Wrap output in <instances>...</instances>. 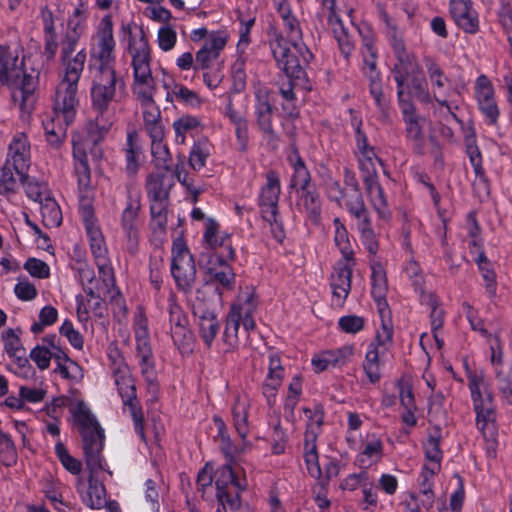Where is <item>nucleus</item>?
I'll use <instances>...</instances> for the list:
<instances>
[{
  "mask_svg": "<svg viewBox=\"0 0 512 512\" xmlns=\"http://www.w3.org/2000/svg\"><path fill=\"white\" fill-rule=\"evenodd\" d=\"M110 372L123 406L130 412L136 434L143 442H146L143 411L137 397L136 385L130 367L121 365Z\"/></svg>",
  "mask_w": 512,
  "mask_h": 512,
  "instance_id": "f8f14e48",
  "label": "nucleus"
},
{
  "mask_svg": "<svg viewBox=\"0 0 512 512\" xmlns=\"http://www.w3.org/2000/svg\"><path fill=\"white\" fill-rule=\"evenodd\" d=\"M424 66L428 76L429 83L432 88L433 99L442 107L451 110V103L446 98H440L445 87L450 84V79L446 76L445 72L438 64L436 59L432 56H425L423 58Z\"/></svg>",
  "mask_w": 512,
  "mask_h": 512,
  "instance_id": "c85d7f7f",
  "label": "nucleus"
},
{
  "mask_svg": "<svg viewBox=\"0 0 512 512\" xmlns=\"http://www.w3.org/2000/svg\"><path fill=\"white\" fill-rule=\"evenodd\" d=\"M377 56L364 54L362 71L369 80V92L374 99L375 105L383 115H387L390 102L383 94L381 75L377 69Z\"/></svg>",
  "mask_w": 512,
  "mask_h": 512,
  "instance_id": "b1692460",
  "label": "nucleus"
},
{
  "mask_svg": "<svg viewBox=\"0 0 512 512\" xmlns=\"http://www.w3.org/2000/svg\"><path fill=\"white\" fill-rule=\"evenodd\" d=\"M386 354L368 346L365 359L362 364L363 371L369 383L376 384L381 379L380 360Z\"/></svg>",
  "mask_w": 512,
  "mask_h": 512,
  "instance_id": "603ef678",
  "label": "nucleus"
},
{
  "mask_svg": "<svg viewBox=\"0 0 512 512\" xmlns=\"http://www.w3.org/2000/svg\"><path fill=\"white\" fill-rule=\"evenodd\" d=\"M135 342L136 358L138 359L141 375L145 379L149 388L155 390L157 388V376L151 339L135 340Z\"/></svg>",
  "mask_w": 512,
  "mask_h": 512,
  "instance_id": "7c9ffc66",
  "label": "nucleus"
},
{
  "mask_svg": "<svg viewBox=\"0 0 512 512\" xmlns=\"http://www.w3.org/2000/svg\"><path fill=\"white\" fill-rule=\"evenodd\" d=\"M419 301L421 305L430 309L431 331L438 332L441 330L444 325L445 312L441 307L439 297L433 292L421 290Z\"/></svg>",
  "mask_w": 512,
  "mask_h": 512,
  "instance_id": "c03bdc74",
  "label": "nucleus"
},
{
  "mask_svg": "<svg viewBox=\"0 0 512 512\" xmlns=\"http://www.w3.org/2000/svg\"><path fill=\"white\" fill-rule=\"evenodd\" d=\"M250 403L246 396L237 395L232 406V421L239 437L244 441L249 433Z\"/></svg>",
  "mask_w": 512,
  "mask_h": 512,
  "instance_id": "58836bf2",
  "label": "nucleus"
},
{
  "mask_svg": "<svg viewBox=\"0 0 512 512\" xmlns=\"http://www.w3.org/2000/svg\"><path fill=\"white\" fill-rule=\"evenodd\" d=\"M96 266L98 268L100 282H96L98 297L95 305H99L101 296H106L110 294L111 290L114 288L115 276L110 259L102 262H97Z\"/></svg>",
  "mask_w": 512,
  "mask_h": 512,
  "instance_id": "09e8293b",
  "label": "nucleus"
},
{
  "mask_svg": "<svg viewBox=\"0 0 512 512\" xmlns=\"http://www.w3.org/2000/svg\"><path fill=\"white\" fill-rule=\"evenodd\" d=\"M295 161L291 162L293 174L290 181V186L296 188L299 192L316 188L312 183V177L304 160L297 151L294 152ZM292 161V159H290Z\"/></svg>",
  "mask_w": 512,
  "mask_h": 512,
  "instance_id": "37998d69",
  "label": "nucleus"
},
{
  "mask_svg": "<svg viewBox=\"0 0 512 512\" xmlns=\"http://www.w3.org/2000/svg\"><path fill=\"white\" fill-rule=\"evenodd\" d=\"M285 375L280 356L272 353L269 356L268 372L262 383L261 392L266 399L267 405L271 408L276 403V396L282 385Z\"/></svg>",
  "mask_w": 512,
  "mask_h": 512,
  "instance_id": "bb28decb",
  "label": "nucleus"
},
{
  "mask_svg": "<svg viewBox=\"0 0 512 512\" xmlns=\"http://www.w3.org/2000/svg\"><path fill=\"white\" fill-rule=\"evenodd\" d=\"M464 146L476 176L474 186H479L484 192L488 193L489 181L483 167L482 153L477 145L476 131L472 125L464 129Z\"/></svg>",
  "mask_w": 512,
  "mask_h": 512,
  "instance_id": "4be33fe9",
  "label": "nucleus"
},
{
  "mask_svg": "<svg viewBox=\"0 0 512 512\" xmlns=\"http://www.w3.org/2000/svg\"><path fill=\"white\" fill-rule=\"evenodd\" d=\"M256 125L263 139L273 150L278 148L279 137L273 128V109L254 110Z\"/></svg>",
  "mask_w": 512,
  "mask_h": 512,
  "instance_id": "a18cd8bd",
  "label": "nucleus"
},
{
  "mask_svg": "<svg viewBox=\"0 0 512 512\" xmlns=\"http://www.w3.org/2000/svg\"><path fill=\"white\" fill-rule=\"evenodd\" d=\"M137 135L135 132H128L127 139L123 151L125 153L126 160V172L129 175L137 173L139 168V156L141 154V148L138 146Z\"/></svg>",
  "mask_w": 512,
  "mask_h": 512,
  "instance_id": "bf43d9fd",
  "label": "nucleus"
},
{
  "mask_svg": "<svg viewBox=\"0 0 512 512\" xmlns=\"http://www.w3.org/2000/svg\"><path fill=\"white\" fill-rule=\"evenodd\" d=\"M214 150L213 144L210 142V140L207 137H200L197 139L189 152V165L190 167L195 170L199 171L201 170L212 155Z\"/></svg>",
  "mask_w": 512,
  "mask_h": 512,
  "instance_id": "49530a36",
  "label": "nucleus"
},
{
  "mask_svg": "<svg viewBox=\"0 0 512 512\" xmlns=\"http://www.w3.org/2000/svg\"><path fill=\"white\" fill-rule=\"evenodd\" d=\"M76 27L77 25L71 26L62 42L60 54L62 72L53 102L55 119L66 126L72 124L76 118L79 106L78 84L87 60L85 49L72 55L79 43V29Z\"/></svg>",
  "mask_w": 512,
  "mask_h": 512,
  "instance_id": "f03ea898",
  "label": "nucleus"
},
{
  "mask_svg": "<svg viewBox=\"0 0 512 512\" xmlns=\"http://www.w3.org/2000/svg\"><path fill=\"white\" fill-rule=\"evenodd\" d=\"M121 32L128 41L131 56L133 80L131 90L139 102L144 127L162 120L161 111L155 102L157 84L151 70V48L141 27L136 24H123Z\"/></svg>",
  "mask_w": 512,
  "mask_h": 512,
  "instance_id": "f257e3e1",
  "label": "nucleus"
},
{
  "mask_svg": "<svg viewBox=\"0 0 512 512\" xmlns=\"http://www.w3.org/2000/svg\"><path fill=\"white\" fill-rule=\"evenodd\" d=\"M39 205L44 226L58 227L62 222V212L58 203L53 198L45 196Z\"/></svg>",
  "mask_w": 512,
  "mask_h": 512,
  "instance_id": "13d9d810",
  "label": "nucleus"
},
{
  "mask_svg": "<svg viewBox=\"0 0 512 512\" xmlns=\"http://www.w3.org/2000/svg\"><path fill=\"white\" fill-rule=\"evenodd\" d=\"M468 388L476 414V427L483 436L497 435L494 396L484 377L477 374L469 375Z\"/></svg>",
  "mask_w": 512,
  "mask_h": 512,
  "instance_id": "9d476101",
  "label": "nucleus"
},
{
  "mask_svg": "<svg viewBox=\"0 0 512 512\" xmlns=\"http://www.w3.org/2000/svg\"><path fill=\"white\" fill-rule=\"evenodd\" d=\"M379 316L381 324L377 328L375 336L368 346L371 348L374 346L376 350L387 354L393 346L394 326L390 314H379Z\"/></svg>",
  "mask_w": 512,
  "mask_h": 512,
  "instance_id": "a19ab883",
  "label": "nucleus"
},
{
  "mask_svg": "<svg viewBox=\"0 0 512 512\" xmlns=\"http://www.w3.org/2000/svg\"><path fill=\"white\" fill-rule=\"evenodd\" d=\"M228 35L225 31H212L195 56L194 70H206L218 59L220 52L227 44Z\"/></svg>",
  "mask_w": 512,
  "mask_h": 512,
  "instance_id": "5701e85b",
  "label": "nucleus"
},
{
  "mask_svg": "<svg viewBox=\"0 0 512 512\" xmlns=\"http://www.w3.org/2000/svg\"><path fill=\"white\" fill-rule=\"evenodd\" d=\"M172 127L175 132V142L177 144H185L186 135L194 136L201 133L204 129L202 118L190 114H185L176 119Z\"/></svg>",
  "mask_w": 512,
  "mask_h": 512,
  "instance_id": "c9c22d12",
  "label": "nucleus"
},
{
  "mask_svg": "<svg viewBox=\"0 0 512 512\" xmlns=\"http://www.w3.org/2000/svg\"><path fill=\"white\" fill-rule=\"evenodd\" d=\"M17 461V451L9 434L0 430V464L12 466Z\"/></svg>",
  "mask_w": 512,
  "mask_h": 512,
  "instance_id": "774afa93",
  "label": "nucleus"
},
{
  "mask_svg": "<svg viewBox=\"0 0 512 512\" xmlns=\"http://www.w3.org/2000/svg\"><path fill=\"white\" fill-rule=\"evenodd\" d=\"M116 62H89L90 94L125 95L126 84L115 68Z\"/></svg>",
  "mask_w": 512,
  "mask_h": 512,
  "instance_id": "2eb2a0df",
  "label": "nucleus"
},
{
  "mask_svg": "<svg viewBox=\"0 0 512 512\" xmlns=\"http://www.w3.org/2000/svg\"><path fill=\"white\" fill-rule=\"evenodd\" d=\"M171 274L180 291H192L196 280V266L189 249L180 240L174 241L172 246Z\"/></svg>",
  "mask_w": 512,
  "mask_h": 512,
  "instance_id": "dca6fc26",
  "label": "nucleus"
},
{
  "mask_svg": "<svg viewBox=\"0 0 512 512\" xmlns=\"http://www.w3.org/2000/svg\"><path fill=\"white\" fill-rule=\"evenodd\" d=\"M304 461L308 473L316 479L322 478V470L319 464V457L317 453L316 440L305 439L304 443Z\"/></svg>",
  "mask_w": 512,
  "mask_h": 512,
  "instance_id": "338daca9",
  "label": "nucleus"
},
{
  "mask_svg": "<svg viewBox=\"0 0 512 512\" xmlns=\"http://www.w3.org/2000/svg\"><path fill=\"white\" fill-rule=\"evenodd\" d=\"M371 295L377 304L379 314H391L386 301L387 279L381 266L373 267Z\"/></svg>",
  "mask_w": 512,
  "mask_h": 512,
  "instance_id": "ea45409f",
  "label": "nucleus"
},
{
  "mask_svg": "<svg viewBox=\"0 0 512 512\" xmlns=\"http://www.w3.org/2000/svg\"><path fill=\"white\" fill-rule=\"evenodd\" d=\"M354 355V345L346 344L340 348L326 350L312 358V365L316 372H323L329 368L343 366Z\"/></svg>",
  "mask_w": 512,
  "mask_h": 512,
  "instance_id": "c756f323",
  "label": "nucleus"
},
{
  "mask_svg": "<svg viewBox=\"0 0 512 512\" xmlns=\"http://www.w3.org/2000/svg\"><path fill=\"white\" fill-rule=\"evenodd\" d=\"M214 421L219 430V447L226 459V463L215 471V485L216 489H219V497L227 496V488H232L234 491H245L248 485L247 479L239 477L236 468L238 458L244 452V445H236L231 441L229 435L224 431L225 424L221 418H215Z\"/></svg>",
  "mask_w": 512,
  "mask_h": 512,
  "instance_id": "0eeeda50",
  "label": "nucleus"
},
{
  "mask_svg": "<svg viewBox=\"0 0 512 512\" xmlns=\"http://www.w3.org/2000/svg\"><path fill=\"white\" fill-rule=\"evenodd\" d=\"M86 139L85 146L93 145L92 153L100 157L102 155V151L98 148V144L101 143L109 134L110 131L100 126L97 123L88 120L85 125Z\"/></svg>",
  "mask_w": 512,
  "mask_h": 512,
  "instance_id": "0e129e2a",
  "label": "nucleus"
},
{
  "mask_svg": "<svg viewBox=\"0 0 512 512\" xmlns=\"http://www.w3.org/2000/svg\"><path fill=\"white\" fill-rule=\"evenodd\" d=\"M11 87L14 101H20V109L30 112L35 103L36 81L23 68V61L9 46L0 45V86Z\"/></svg>",
  "mask_w": 512,
  "mask_h": 512,
  "instance_id": "39448f33",
  "label": "nucleus"
},
{
  "mask_svg": "<svg viewBox=\"0 0 512 512\" xmlns=\"http://www.w3.org/2000/svg\"><path fill=\"white\" fill-rule=\"evenodd\" d=\"M115 47L113 21L110 15H105L92 37L89 62H116Z\"/></svg>",
  "mask_w": 512,
  "mask_h": 512,
  "instance_id": "f3484780",
  "label": "nucleus"
},
{
  "mask_svg": "<svg viewBox=\"0 0 512 512\" xmlns=\"http://www.w3.org/2000/svg\"><path fill=\"white\" fill-rule=\"evenodd\" d=\"M303 412L307 417L305 439L316 440L318 434L321 432V428L324 423V407L320 404H316L313 406V408H304Z\"/></svg>",
  "mask_w": 512,
  "mask_h": 512,
  "instance_id": "3c124183",
  "label": "nucleus"
},
{
  "mask_svg": "<svg viewBox=\"0 0 512 512\" xmlns=\"http://www.w3.org/2000/svg\"><path fill=\"white\" fill-rule=\"evenodd\" d=\"M366 194L375 211L381 216L388 212V202L383 187L379 183L378 174L362 178Z\"/></svg>",
  "mask_w": 512,
  "mask_h": 512,
  "instance_id": "e433bc0d",
  "label": "nucleus"
},
{
  "mask_svg": "<svg viewBox=\"0 0 512 512\" xmlns=\"http://www.w3.org/2000/svg\"><path fill=\"white\" fill-rule=\"evenodd\" d=\"M8 165H11L17 175H23L31 165V143L25 132L13 134L7 149Z\"/></svg>",
  "mask_w": 512,
  "mask_h": 512,
  "instance_id": "aec40b11",
  "label": "nucleus"
},
{
  "mask_svg": "<svg viewBox=\"0 0 512 512\" xmlns=\"http://www.w3.org/2000/svg\"><path fill=\"white\" fill-rule=\"evenodd\" d=\"M441 434L436 429L434 433H430L427 440L423 443V451L426 463L424 466L432 469L441 470V462L443 459V451L440 448Z\"/></svg>",
  "mask_w": 512,
  "mask_h": 512,
  "instance_id": "de8ad7c7",
  "label": "nucleus"
},
{
  "mask_svg": "<svg viewBox=\"0 0 512 512\" xmlns=\"http://www.w3.org/2000/svg\"><path fill=\"white\" fill-rule=\"evenodd\" d=\"M167 312L169 316V330L189 325L188 317L179 305L175 292L171 289L168 291L167 296Z\"/></svg>",
  "mask_w": 512,
  "mask_h": 512,
  "instance_id": "680f3d73",
  "label": "nucleus"
},
{
  "mask_svg": "<svg viewBox=\"0 0 512 512\" xmlns=\"http://www.w3.org/2000/svg\"><path fill=\"white\" fill-rule=\"evenodd\" d=\"M193 315L198 319V333L204 344L211 348L219 330L220 323L214 310L202 302L193 305Z\"/></svg>",
  "mask_w": 512,
  "mask_h": 512,
  "instance_id": "cd10ccee",
  "label": "nucleus"
},
{
  "mask_svg": "<svg viewBox=\"0 0 512 512\" xmlns=\"http://www.w3.org/2000/svg\"><path fill=\"white\" fill-rule=\"evenodd\" d=\"M86 232L95 263L109 260L108 249L100 228L95 225H90Z\"/></svg>",
  "mask_w": 512,
  "mask_h": 512,
  "instance_id": "864d4df0",
  "label": "nucleus"
},
{
  "mask_svg": "<svg viewBox=\"0 0 512 512\" xmlns=\"http://www.w3.org/2000/svg\"><path fill=\"white\" fill-rule=\"evenodd\" d=\"M173 185V177L169 172L150 173L145 184L148 199H169V191Z\"/></svg>",
  "mask_w": 512,
  "mask_h": 512,
  "instance_id": "72a5a7b5",
  "label": "nucleus"
},
{
  "mask_svg": "<svg viewBox=\"0 0 512 512\" xmlns=\"http://www.w3.org/2000/svg\"><path fill=\"white\" fill-rule=\"evenodd\" d=\"M170 96H173L177 101L194 108L199 107L202 103L201 98L195 91L179 83H175L171 87V90L167 92V101H170Z\"/></svg>",
  "mask_w": 512,
  "mask_h": 512,
  "instance_id": "69168bd1",
  "label": "nucleus"
},
{
  "mask_svg": "<svg viewBox=\"0 0 512 512\" xmlns=\"http://www.w3.org/2000/svg\"><path fill=\"white\" fill-rule=\"evenodd\" d=\"M171 339L182 355H189L194 350V335L189 325L170 329Z\"/></svg>",
  "mask_w": 512,
  "mask_h": 512,
  "instance_id": "052dcab7",
  "label": "nucleus"
},
{
  "mask_svg": "<svg viewBox=\"0 0 512 512\" xmlns=\"http://www.w3.org/2000/svg\"><path fill=\"white\" fill-rule=\"evenodd\" d=\"M399 108L405 123L406 137L412 142L416 154L425 153V142L422 122L424 118L417 114L414 103L409 96L397 98Z\"/></svg>",
  "mask_w": 512,
  "mask_h": 512,
  "instance_id": "a211bd4d",
  "label": "nucleus"
},
{
  "mask_svg": "<svg viewBox=\"0 0 512 512\" xmlns=\"http://www.w3.org/2000/svg\"><path fill=\"white\" fill-rule=\"evenodd\" d=\"M299 207L305 213L307 222L319 226L322 221V199L317 188L300 192Z\"/></svg>",
  "mask_w": 512,
  "mask_h": 512,
  "instance_id": "473e14b6",
  "label": "nucleus"
},
{
  "mask_svg": "<svg viewBox=\"0 0 512 512\" xmlns=\"http://www.w3.org/2000/svg\"><path fill=\"white\" fill-rule=\"evenodd\" d=\"M65 486L59 481L47 480L42 488L44 499L47 500L56 512H71L72 507L65 499Z\"/></svg>",
  "mask_w": 512,
  "mask_h": 512,
  "instance_id": "4c0bfd02",
  "label": "nucleus"
},
{
  "mask_svg": "<svg viewBox=\"0 0 512 512\" xmlns=\"http://www.w3.org/2000/svg\"><path fill=\"white\" fill-rule=\"evenodd\" d=\"M73 145V161H74V172L77 177L78 187L81 192L86 191L90 187L91 172L88 164V159L85 151V147L81 146L74 138L72 140Z\"/></svg>",
  "mask_w": 512,
  "mask_h": 512,
  "instance_id": "f704fd0d",
  "label": "nucleus"
},
{
  "mask_svg": "<svg viewBox=\"0 0 512 512\" xmlns=\"http://www.w3.org/2000/svg\"><path fill=\"white\" fill-rule=\"evenodd\" d=\"M141 210L142 194L140 189L129 184L126 186L125 205L120 216V227L122 229L126 250L130 255H135L139 249L141 237Z\"/></svg>",
  "mask_w": 512,
  "mask_h": 512,
  "instance_id": "9b49d317",
  "label": "nucleus"
},
{
  "mask_svg": "<svg viewBox=\"0 0 512 512\" xmlns=\"http://www.w3.org/2000/svg\"><path fill=\"white\" fill-rule=\"evenodd\" d=\"M55 120L56 119L54 118V119H52L51 122L46 123L44 125L45 140H46L47 145L52 150L60 152L61 149L65 145V140L67 137V132H66L67 126L66 125L65 126H62V125L56 126L54 123Z\"/></svg>",
  "mask_w": 512,
  "mask_h": 512,
  "instance_id": "e2e57ef3",
  "label": "nucleus"
},
{
  "mask_svg": "<svg viewBox=\"0 0 512 512\" xmlns=\"http://www.w3.org/2000/svg\"><path fill=\"white\" fill-rule=\"evenodd\" d=\"M85 6L81 3L78 5V7L75 8L72 16L69 17L67 21V27L62 35L60 41L58 40V36L55 29V23H54V16L53 12L48 9L47 7H44L41 10V19L43 24V41H44V47H43V56L47 61L54 60L58 49L60 48V54L62 53V42L69 32V29L73 25H77L76 28L79 29V39L81 38L82 34L85 30Z\"/></svg>",
  "mask_w": 512,
  "mask_h": 512,
  "instance_id": "ddd939ff",
  "label": "nucleus"
},
{
  "mask_svg": "<svg viewBox=\"0 0 512 512\" xmlns=\"http://www.w3.org/2000/svg\"><path fill=\"white\" fill-rule=\"evenodd\" d=\"M270 49L277 66L287 77L301 80L305 77V67L313 58L312 53L303 41L291 43L283 35L274 33L270 40Z\"/></svg>",
  "mask_w": 512,
  "mask_h": 512,
  "instance_id": "6e6552de",
  "label": "nucleus"
},
{
  "mask_svg": "<svg viewBox=\"0 0 512 512\" xmlns=\"http://www.w3.org/2000/svg\"><path fill=\"white\" fill-rule=\"evenodd\" d=\"M203 239L210 248L209 252H216L226 259H235V250L232 246L231 236L226 232H221L219 224L215 220H207Z\"/></svg>",
  "mask_w": 512,
  "mask_h": 512,
  "instance_id": "a878e982",
  "label": "nucleus"
},
{
  "mask_svg": "<svg viewBox=\"0 0 512 512\" xmlns=\"http://www.w3.org/2000/svg\"><path fill=\"white\" fill-rule=\"evenodd\" d=\"M345 207L351 216L356 220L358 231L368 229L372 226V219L368 208L365 205L362 194L349 196L345 202Z\"/></svg>",
  "mask_w": 512,
  "mask_h": 512,
  "instance_id": "79ce46f5",
  "label": "nucleus"
},
{
  "mask_svg": "<svg viewBox=\"0 0 512 512\" xmlns=\"http://www.w3.org/2000/svg\"><path fill=\"white\" fill-rule=\"evenodd\" d=\"M379 18L385 25L384 33L396 59L391 73L397 86V98L406 97L405 85L409 77L421 74L422 67L416 55L408 51L403 32L398 28L396 21L384 9H380Z\"/></svg>",
  "mask_w": 512,
  "mask_h": 512,
  "instance_id": "20e7f679",
  "label": "nucleus"
},
{
  "mask_svg": "<svg viewBox=\"0 0 512 512\" xmlns=\"http://www.w3.org/2000/svg\"><path fill=\"white\" fill-rule=\"evenodd\" d=\"M270 49L277 66L287 77L301 80L305 77V67L313 58L312 53L303 41L291 43L283 35L274 33L270 40Z\"/></svg>",
  "mask_w": 512,
  "mask_h": 512,
  "instance_id": "1a4fd4ad",
  "label": "nucleus"
},
{
  "mask_svg": "<svg viewBox=\"0 0 512 512\" xmlns=\"http://www.w3.org/2000/svg\"><path fill=\"white\" fill-rule=\"evenodd\" d=\"M383 450L384 446L381 439L375 434L368 435L360 453V462H368L369 465L379 462L383 456Z\"/></svg>",
  "mask_w": 512,
  "mask_h": 512,
  "instance_id": "4d7b16f0",
  "label": "nucleus"
},
{
  "mask_svg": "<svg viewBox=\"0 0 512 512\" xmlns=\"http://www.w3.org/2000/svg\"><path fill=\"white\" fill-rule=\"evenodd\" d=\"M258 303V295L254 287H246L239 292L226 317L225 329L221 338L223 353H232L238 349L240 324L248 333L256 328L254 315Z\"/></svg>",
  "mask_w": 512,
  "mask_h": 512,
  "instance_id": "423d86ee",
  "label": "nucleus"
},
{
  "mask_svg": "<svg viewBox=\"0 0 512 512\" xmlns=\"http://www.w3.org/2000/svg\"><path fill=\"white\" fill-rule=\"evenodd\" d=\"M72 413L82 437L85 464L90 471L87 490L81 493L82 501L91 509H101L106 504V492L94 474L104 469V430L84 402H79Z\"/></svg>",
  "mask_w": 512,
  "mask_h": 512,
  "instance_id": "7ed1b4c3",
  "label": "nucleus"
},
{
  "mask_svg": "<svg viewBox=\"0 0 512 512\" xmlns=\"http://www.w3.org/2000/svg\"><path fill=\"white\" fill-rule=\"evenodd\" d=\"M355 261L339 260L333 266L330 275V287L332 289V303L342 307L351 291V278Z\"/></svg>",
  "mask_w": 512,
  "mask_h": 512,
  "instance_id": "6ab92c4d",
  "label": "nucleus"
},
{
  "mask_svg": "<svg viewBox=\"0 0 512 512\" xmlns=\"http://www.w3.org/2000/svg\"><path fill=\"white\" fill-rule=\"evenodd\" d=\"M266 183L261 187L258 196V205L261 215L272 217L279 211V197L281 193V183L279 174L274 170H269L265 174Z\"/></svg>",
  "mask_w": 512,
  "mask_h": 512,
  "instance_id": "393cba45",
  "label": "nucleus"
},
{
  "mask_svg": "<svg viewBox=\"0 0 512 512\" xmlns=\"http://www.w3.org/2000/svg\"><path fill=\"white\" fill-rule=\"evenodd\" d=\"M231 259H226L216 252L201 253L200 267L204 271V280L207 285L215 287V291L221 297L226 291L234 289L236 274L229 264Z\"/></svg>",
  "mask_w": 512,
  "mask_h": 512,
  "instance_id": "4468645a",
  "label": "nucleus"
},
{
  "mask_svg": "<svg viewBox=\"0 0 512 512\" xmlns=\"http://www.w3.org/2000/svg\"><path fill=\"white\" fill-rule=\"evenodd\" d=\"M449 12L455 25L464 33L475 35L479 32V14L473 0H450Z\"/></svg>",
  "mask_w": 512,
  "mask_h": 512,
  "instance_id": "412c9836",
  "label": "nucleus"
},
{
  "mask_svg": "<svg viewBox=\"0 0 512 512\" xmlns=\"http://www.w3.org/2000/svg\"><path fill=\"white\" fill-rule=\"evenodd\" d=\"M335 228L334 243L338 247L343 259L347 261H355L354 251L349 240V234L345 225L341 222L340 218L336 217L333 220Z\"/></svg>",
  "mask_w": 512,
  "mask_h": 512,
  "instance_id": "5fc2aeb1",
  "label": "nucleus"
},
{
  "mask_svg": "<svg viewBox=\"0 0 512 512\" xmlns=\"http://www.w3.org/2000/svg\"><path fill=\"white\" fill-rule=\"evenodd\" d=\"M123 96L90 94L91 107L96 113L94 118L90 120L110 131L114 124V113L110 111V105L114 102H120Z\"/></svg>",
  "mask_w": 512,
  "mask_h": 512,
  "instance_id": "2f4dec72",
  "label": "nucleus"
},
{
  "mask_svg": "<svg viewBox=\"0 0 512 512\" xmlns=\"http://www.w3.org/2000/svg\"><path fill=\"white\" fill-rule=\"evenodd\" d=\"M405 88L408 89L410 96H413L421 103L429 104L432 102V100H434L429 90L427 81L423 76V72L421 74L410 76L408 82L405 85Z\"/></svg>",
  "mask_w": 512,
  "mask_h": 512,
  "instance_id": "6e6d98bb",
  "label": "nucleus"
},
{
  "mask_svg": "<svg viewBox=\"0 0 512 512\" xmlns=\"http://www.w3.org/2000/svg\"><path fill=\"white\" fill-rule=\"evenodd\" d=\"M73 269L87 296L97 300L98 292L94 269L83 261L76 262Z\"/></svg>",
  "mask_w": 512,
  "mask_h": 512,
  "instance_id": "8fccbe9b",
  "label": "nucleus"
}]
</instances>
